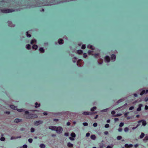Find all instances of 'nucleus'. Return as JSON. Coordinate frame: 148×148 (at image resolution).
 I'll return each mask as SVG.
<instances>
[{
  "label": "nucleus",
  "mask_w": 148,
  "mask_h": 148,
  "mask_svg": "<svg viewBox=\"0 0 148 148\" xmlns=\"http://www.w3.org/2000/svg\"><path fill=\"white\" fill-rule=\"evenodd\" d=\"M25 114H29L28 116L26 117V118L27 119H34L38 117V116L37 114H29V112L28 111H25Z\"/></svg>",
  "instance_id": "nucleus-1"
},
{
  "label": "nucleus",
  "mask_w": 148,
  "mask_h": 148,
  "mask_svg": "<svg viewBox=\"0 0 148 148\" xmlns=\"http://www.w3.org/2000/svg\"><path fill=\"white\" fill-rule=\"evenodd\" d=\"M15 10L9 9H3L0 10V12L4 13H7L14 12Z\"/></svg>",
  "instance_id": "nucleus-2"
},
{
  "label": "nucleus",
  "mask_w": 148,
  "mask_h": 148,
  "mask_svg": "<svg viewBox=\"0 0 148 148\" xmlns=\"http://www.w3.org/2000/svg\"><path fill=\"white\" fill-rule=\"evenodd\" d=\"M63 130V129L61 127H56V128L55 131H56V132L57 133L60 134L62 133Z\"/></svg>",
  "instance_id": "nucleus-3"
},
{
  "label": "nucleus",
  "mask_w": 148,
  "mask_h": 148,
  "mask_svg": "<svg viewBox=\"0 0 148 148\" xmlns=\"http://www.w3.org/2000/svg\"><path fill=\"white\" fill-rule=\"evenodd\" d=\"M43 123V121H42L39 120L37 121L34 123V125L36 126H38L39 125L42 124Z\"/></svg>",
  "instance_id": "nucleus-4"
},
{
  "label": "nucleus",
  "mask_w": 148,
  "mask_h": 148,
  "mask_svg": "<svg viewBox=\"0 0 148 148\" xmlns=\"http://www.w3.org/2000/svg\"><path fill=\"white\" fill-rule=\"evenodd\" d=\"M8 26L11 27H14L15 26V25L13 24L11 21H8Z\"/></svg>",
  "instance_id": "nucleus-5"
},
{
  "label": "nucleus",
  "mask_w": 148,
  "mask_h": 148,
  "mask_svg": "<svg viewBox=\"0 0 148 148\" xmlns=\"http://www.w3.org/2000/svg\"><path fill=\"white\" fill-rule=\"evenodd\" d=\"M105 59L106 62H109L110 60V57L108 56H106L105 57Z\"/></svg>",
  "instance_id": "nucleus-6"
},
{
  "label": "nucleus",
  "mask_w": 148,
  "mask_h": 148,
  "mask_svg": "<svg viewBox=\"0 0 148 148\" xmlns=\"http://www.w3.org/2000/svg\"><path fill=\"white\" fill-rule=\"evenodd\" d=\"M111 58L112 60L113 61H114L116 59V56L114 54L112 55L111 56Z\"/></svg>",
  "instance_id": "nucleus-7"
},
{
  "label": "nucleus",
  "mask_w": 148,
  "mask_h": 148,
  "mask_svg": "<svg viewBox=\"0 0 148 148\" xmlns=\"http://www.w3.org/2000/svg\"><path fill=\"white\" fill-rule=\"evenodd\" d=\"M56 126H50L49 127V129L52 130L56 131Z\"/></svg>",
  "instance_id": "nucleus-8"
},
{
  "label": "nucleus",
  "mask_w": 148,
  "mask_h": 148,
  "mask_svg": "<svg viewBox=\"0 0 148 148\" xmlns=\"http://www.w3.org/2000/svg\"><path fill=\"white\" fill-rule=\"evenodd\" d=\"M83 115H92V113H91V112H84L83 113Z\"/></svg>",
  "instance_id": "nucleus-9"
},
{
  "label": "nucleus",
  "mask_w": 148,
  "mask_h": 148,
  "mask_svg": "<svg viewBox=\"0 0 148 148\" xmlns=\"http://www.w3.org/2000/svg\"><path fill=\"white\" fill-rule=\"evenodd\" d=\"M22 121V119L17 118L14 120V122L16 123H18L21 122Z\"/></svg>",
  "instance_id": "nucleus-10"
},
{
  "label": "nucleus",
  "mask_w": 148,
  "mask_h": 148,
  "mask_svg": "<svg viewBox=\"0 0 148 148\" xmlns=\"http://www.w3.org/2000/svg\"><path fill=\"white\" fill-rule=\"evenodd\" d=\"M143 106L142 104H140L138 105V107L137 109V111H140L141 110V107Z\"/></svg>",
  "instance_id": "nucleus-11"
},
{
  "label": "nucleus",
  "mask_w": 148,
  "mask_h": 148,
  "mask_svg": "<svg viewBox=\"0 0 148 148\" xmlns=\"http://www.w3.org/2000/svg\"><path fill=\"white\" fill-rule=\"evenodd\" d=\"M39 51L41 53H43L45 52V50L43 48L40 47L39 49Z\"/></svg>",
  "instance_id": "nucleus-12"
},
{
  "label": "nucleus",
  "mask_w": 148,
  "mask_h": 148,
  "mask_svg": "<svg viewBox=\"0 0 148 148\" xmlns=\"http://www.w3.org/2000/svg\"><path fill=\"white\" fill-rule=\"evenodd\" d=\"M10 107L11 108L14 110H16V109H17V107L13 105H10Z\"/></svg>",
  "instance_id": "nucleus-13"
},
{
  "label": "nucleus",
  "mask_w": 148,
  "mask_h": 148,
  "mask_svg": "<svg viewBox=\"0 0 148 148\" xmlns=\"http://www.w3.org/2000/svg\"><path fill=\"white\" fill-rule=\"evenodd\" d=\"M96 136L94 134H92L91 135L90 138L91 139L93 140H95L96 139Z\"/></svg>",
  "instance_id": "nucleus-14"
},
{
  "label": "nucleus",
  "mask_w": 148,
  "mask_h": 148,
  "mask_svg": "<svg viewBox=\"0 0 148 148\" xmlns=\"http://www.w3.org/2000/svg\"><path fill=\"white\" fill-rule=\"evenodd\" d=\"M36 40L35 39L32 40L30 42V43L32 45H33L34 43H36Z\"/></svg>",
  "instance_id": "nucleus-15"
},
{
  "label": "nucleus",
  "mask_w": 148,
  "mask_h": 148,
  "mask_svg": "<svg viewBox=\"0 0 148 148\" xmlns=\"http://www.w3.org/2000/svg\"><path fill=\"white\" fill-rule=\"evenodd\" d=\"M63 40L62 39H59L58 40V43L60 45L62 44L63 43Z\"/></svg>",
  "instance_id": "nucleus-16"
},
{
  "label": "nucleus",
  "mask_w": 148,
  "mask_h": 148,
  "mask_svg": "<svg viewBox=\"0 0 148 148\" xmlns=\"http://www.w3.org/2000/svg\"><path fill=\"white\" fill-rule=\"evenodd\" d=\"M67 146L70 147H72L73 146V144L71 143H68L67 144Z\"/></svg>",
  "instance_id": "nucleus-17"
},
{
  "label": "nucleus",
  "mask_w": 148,
  "mask_h": 148,
  "mask_svg": "<svg viewBox=\"0 0 148 148\" xmlns=\"http://www.w3.org/2000/svg\"><path fill=\"white\" fill-rule=\"evenodd\" d=\"M97 109V107L95 106L93 107L92 108L90 109V111L91 112H93Z\"/></svg>",
  "instance_id": "nucleus-18"
},
{
  "label": "nucleus",
  "mask_w": 148,
  "mask_h": 148,
  "mask_svg": "<svg viewBox=\"0 0 148 148\" xmlns=\"http://www.w3.org/2000/svg\"><path fill=\"white\" fill-rule=\"evenodd\" d=\"M143 121H142V125L144 126H145L147 124L145 120H143Z\"/></svg>",
  "instance_id": "nucleus-19"
},
{
  "label": "nucleus",
  "mask_w": 148,
  "mask_h": 148,
  "mask_svg": "<svg viewBox=\"0 0 148 148\" xmlns=\"http://www.w3.org/2000/svg\"><path fill=\"white\" fill-rule=\"evenodd\" d=\"M35 107L36 108H38L40 106V104L39 103L38 104L37 102H36L35 103Z\"/></svg>",
  "instance_id": "nucleus-20"
},
{
  "label": "nucleus",
  "mask_w": 148,
  "mask_h": 148,
  "mask_svg": "<svg viewBox=\"0 0 148 148\" xmlns=\"http://www.w3.org/2000/svg\"><path fill=\"white\" fill-rule=\"evenodd\" d=\"M124 98H122V99H120L119 100L117 101V102L118 103H119L123 101H124Z\"/></svg>",
  "instance_id": "nucleus-21"
},
{
  "label": "nucleus",
  "mask_w": 148,
  "mask_h": 148,
  "mask_svg": "<svg viewBox=\"0 0 148 148\" xmlns=\"http://www.w3.org/2000/svg\"><path fill=\"white\" fill-rule=\"evenodd\" d=\"M38 47V46L36 45H34L32 46V48L33 49H34L35 50H36L37 49V48Z\"/></svg>",
  "instance_id": "nucleus-22"
},
{
  "label": "nucleus",
  "mask_w": 148,
  "mask_h": 148,
  "mask_svg": "<svg viewBox=\"0 0 148 148\" xmlns=\"http://www.w3.org/2000/svg\"><path fill=\"white\" fill-rule=\"evenodd\" d=\"M145 136V134L143 133H142L141 135L140 136V138H143Z\"/></svg>",
  "instance_id": "nucleus-23"
},
{
  "label": "nucleus",
  "mask_w": 148,
  "mask_h": 148,
  "mask_svg": "<svg viewBox=\"0 0 148 148\" xmlns=\"http://www.w3.org/2000/svg\"><path fill=\"white\" fill-rule=\"evenodd\" d=\"M26 48L27 49H30L31 48V46L29 44L27 45H26Z\"/></svg>",
  "instance_id": "nucleus-24"
},
{
  "label": "nucleus",
  "mask_w": 148,
  "mask_h": 148,
  "mask_svg": "<svg viewBox=\"0 0 148 148\" xmlns=\"http://www.w3.org/2000/svg\"><path fill=\"white\" fill-rule=\"evenodd\" d=\"M45 145L43 144H41L40 145V147L41 148H45Z\"/></svg>",
  "instance_id": "nucleus-25"
},
{
  "label": "nucleus",
  "mask_w": 148,
  "mask_h": 148,
  "mask_svg": "<svg viewBox=\"0 0 148 148\" xmlns=\"http://www.w3.org/2000/svg\"><path fill=\"white\" fill-rule=\"evenodd\" d=\"M99 146L100 148H103L104 144L103 143H101L99 144Z\"/></svg>",
  "instance_id": "nucleus-26"
},
{
  "label": "nucleus",
  "mask_w": 148,
  "mask_h": 148,
  "mask_svg": "<svg viewBox=\"0 0 148 148\" xmlns=\"http://www.w3.org/2000/svg\"><path fill=\"white\" fill-rule=\"evenodd\" d=\"M143 94H145V90H142L140 93V95H142Z\"/></svg>",
  "instance_id": "nucleus-27"
},
{
  "label": "nucleus",
  "mask_w": 148,
  "mask_h": 148,
  "mask_svg": "<svg viewBox=\"0 0 148 148\" xmlns=\"http://www.w3.org/2000/svg\"><path fill=\"white\" fill-rule=\"evenodd\" d=\"M77 53L78 54H80L82 53L83 51L81 50H78L77 51Z\"/></svg>",
  "instance_id": "nucleus-28"
},
{
  "label": "nucleus",
  "mask_w": 148,
  "mask_h": 148,
  "mask_svg": "<svg viewBox=\"0 0 148 148\" xmlns=\"http://www.w3.org/2000/svg\"><path fill=\"white\" fill-rule=\"evenodd\" d=\"M16 110H17V111L18 112H22L24 111V110L22 109H17H17H16Z\"/></svg>",
  "instance_id": "nucleus-29"
},
{
  "label": "nucleus",
  "mask_w": 148,
  "mask_h": 148,
  "mask_svg": "<svg viewBox=\"0 0 148 148\" xmlns=\"http://www.w3.org/2000/svg\"><path fill=\"white\" fill-rule=\"evenodd\" d=\"M93 51L89 50L88 51V53L89 55H94L93 54H92V53L93 52Z\"/></svg>",
  "instance_id": "nucleus-30"
},
{
  "label": "nucleus",
  "mask_w": 148,
  "mask_h": 148,
  "mask_svg": "<svg viewBox=\"0 0 148 148\" xmlns=\"http://www.w3.org/2000/svg\"><path fill=\"white\" fill-rule=\"evenodd\" d=\"M71 135L73 138H74L76 136L75 134L73 132L71 134Z\"/></svg>",
  "instance_id": "nucleus-31"
},
{
  "label": "nucleus",
  "mask_w": 148,
  "mask_h": 148,
  "mask_svg": "<svg viewBox=\"0 0 148 148\" xmlns=\"http://www.w3.org/2000/svg\"><path fill=\"white\" fill-rule=\"evenodd\" d=\"M103 62V60L101 59H100L98 61V63L99 64H101Z\"/></svg>",
  "instance_id": "nucleus-32"
},
{
  "label": "nucleus",
  "mask_w": 148,
  "mask_h": 148,
  "mask_svg": "<svg viewBox=\"0 0 148 148\" xmlns=\"http://www.w3.org/2000/svg\"><path fill=\"white\" fill-rule=\"evenodd\" d=\"M109 109V108H106V109H104V110H101V112H107L108 110Z\"/></svg>",
  "instance_id": "nucleus-33"
},
{
  "label": "nucleus",
  "mask_w": 148,
  "mask_h": 148,
  "mask_svg": "<svg viewBox=\"0 0 148 148\" xmlns=\"http://www.w3.org/2000/svg\"><path fill=\"white\" fill-rule=\"evenodd\" d=\"M29 32L27 31L26 32V36L28 37H31V35L30 34H29Z\"/></svg>",
  "instance_id": "nucleus-34"
},
{
  "label": "nucleus",
  "mask_w": 148,
  "mask_h": 148,
  "mask_svg": "<svg viewBox=\"0 0 148 148\" xmlns=\"http://www.w3.org/2000/svg\"><path fill=\"white\" fill-rule=\"evenodd\" d=\"M129 130V129L127 127H125L124 129V131L125 132H127Z\"/></svg>",
  "instance_id": "nucleus-35"
},
{
  "label": "nucleus",
  "mask_w": 148,
  "mask_h": 148,
  "mask_svg": "<svg viewBox=\"0 0 148 148\" xmlns=\"http://www.w3.org/2000/svg\"><path fill=\"white\" fill-rule=\"evenodd\" d=\"M122 137L121 136H118L117 137V139L118 140H120L122 139Z\"/></svg>",
  "instance_id": "nucleus-36"
},
{
  "label": "nucleus",
  "mask_w": 148,
  "mask_h": 148,
  "mask_svg": "<svg viewBox=\"0 0 148 148\" xmlns=\"http://www.w3.org/2000/svg\"><path fill=\"white\" fill-rule=\"evenodd\" d=\"M143 140H148V136H146Z\"/></svg>",
  "instance_id": "nucleus-37"
},
{
  "label": "nucleus",
  "mask_w": 148,
  "mask_h": 148,
  "mask_svg": "<svg viewBox=\"0 0 148 148\" xmlns=\"http://www.w3.org/2000/svg\"><path fill=\"white\" fill-rule=\"evenodd\" d=\"M28 141L29 143H31L32 142L33 139L32 138H29L28 140Z\"/></svg>",
  "instance_id": "nucleus-38"
},
{
  "label": "nucleus",
  "mask_w": 148,
  "mask_h": 148,
  "mask_svg": "<svg viewBox=\"0 0 148 148\" xmlns=\"http://www.w3.org/2000/svg\"><path fill=\"white\" fill-rule=\"evenodd\" d=\"M35 130L34 129L33 127H32L31 128L30 131L31 132H34Z\"/></svg>",
  "instance_id": "nucleus-39"
},
{
  "label": "nucleus",
  "mask_w": 148,
  "mask_h": 148,
  "mask_svg": "<svg viewBox=\"0 0 148 148\" xmlns=\"http://www.w3.org/2000/svg\"><path fill=\"white\" fill-rule=\"evenodd\" d=\"M127 103H125L124 104V106H121V107H119V108H118L117 109H119L121 108H122L124 107V106H127Z\"/></svg>",
  "instance_id": "nucleus-40"
},
{
  "label": "nucleus",
  "mask_w": 148,
  "mask_h": 148,
  "mask_svg": "<svg viewBox=\"0 0 148 148\" xmlns=\"http://www.w3.org/2000/svg\"><path fill=\"white\" fill-rule=\"evenodd\" d=\"M109 127V125L108 124H106L105 125V127L106 128H108Z\"/></svg>",
  "instance_id": "nucleus-41"
},
{
  "label": "nucleus",
  "mask_w": 148,
  "mask_h": 148,
  "mask_svg": "<svg viewBox=\"0 0 148 148\" xmlns=\"http://www.w3.org/2000/svg\"><path fill=\"white\" fill-rule=\"evenodd\" d=\"M0 140L1 141H4L5 140V138L4 137H1L0 138Z\"/></svg>",
  "instance_id": "nucleus-42"
},
{
  "label": "nucleus",
  "mask_w": 148,
  "mask_h": 148,
  "mask_svg": "<svg viewBox=\"0 0 148 148\" xmlns=\"http://www.w3.org/2000/svg\"><path fill=\"white\" fill-rule=\"evenodd\" d=\"M83 124L84 126H87L88 125V123L86 122L83 123Z\"/></svg>",
  "instance_id": "nucleus-43"
},
{
  "label": "nucleus",
  "mask_w": 148,
  "mask_h": 148,
  "mask_svg": "<svg viewBox=\"0 0 148 148\" xmlns=\"http://www.w3.org/2000/svg\"><path fill=\"white\" fill-rule=\"evenodd\" d=\"M17 139V138L16 137L12 136L10 138L11 140L16 139Z\"/></svg>",
  "instance_id": "nucleus-44"
},
{
  "label": "nucleus",
  "mask_w": 148,
  "mask_h": 148,
  "mask_svg": "<svg viewBox=\"0 0 148 148\" xmlns=\"http://www.w3.org/2000/svg\"><path fill=\"white\" fill-rule=\"evenodd\" d=\"M93 125L94 127H96L97 125V124L96 123H94Z\"/></svg>",
  "instance_id": "nucleus-45"
},
{
  "label": "nucleus",
  "mask_w": 148,
  "mask_h": 148,
  "mask_svg": "<svg viewBox=\"0 0 148 148\" xmlns=\"http://www.w3.org/2000/svg\"><path fill=\"white\" fill-rule=\"evenodd\" d=\"M124 125V123H121L119 124V126L120 127H122Z\"/></svg>",
  "instance_id": "nucleus-46"
},
{
  "label": "nucleus",
  "mask_w": 148,
  "mask_h": 148,
  "mask_svg": "<svg viewBox=\"0 0 148 148\" xmlns=\"http://www.w3.org/2000/svg\"><path fill=\"white\" fill-rule=\"evenodd\" d=\"M23 148H27V146L26 145H24L23 146Z\"/></svg>",
  "instance_id": "nucleus-47"
},
{
  "label": "nucleus",
  "mask_w": 148,
  "mask_h": 148,
  "mask_svg": "<svg viewBox=\"0 0 148 148\" xmlns=\"http://www.w3.org/2000/svg\"><path fill=\"white\" fill-rule=\"evenodd\" d=\"M25 128H23V127L21 128V129H20V130L21 131H25Z\"/></svg>",
  "instance_id": "nucleus-48"
},
{
  "label": "nucleus",
  "mask_w": 148,
  "mask_h": 148,
  "mask_svg": "<svg viewBox=\"0 0 148 148\" xmlns=\"http://www.w3.org/2000/svg\"><path fill=\"white\" fill-rule=\"evenodd\" d=\"M82 61V60L81 59H79V60H78L77 62V66H78V63L81 62Z\"/></svg>",
  "instance_id": "nucleus-49"
},
{
  "label": "nucleus",
  "mask_w": 148,
  "mask_h": 148,
  "mask_svg": "<svg viewBox=\"0 0 148 148\" xmlns=\"http://www.w3.org/2000/svg\"><path fill=\"white\" fill-rule=\"evenodd\" d=\"M86 48V46L84 45H82V49H84Z\"/></svg>",
  "instance_id": "nucleus-50"
},
{
  "label": "nucleus",
  "mask_w": 148,
  "mask_h": 148,
  "mask_svg": "<svg viewBox=\"0 0 148 148\" xmlns=\"http://www.w3.org/2000/svg\"><path fill=\"white\" fill-rule=\"evenodd\" d=\"M83 57L84 58H86V57L87 56V55L86 53H84L83 54Z\"/></svg>",
  "instance_id": "nucleus-51"
},
{
  "label": "nucleus",
  "mask_w": 148,
  "mask_h": 148,
  "mask_svg": "<svg viewBox=\"0 0 148 148\" xmlns=\"http://www.w3.org/2000/svg\"><path fill=\"white\" fill-rule=\"evenodd\" d=\"M90 135V133L89 132L87 133L86 134V136L87 137L89 136Z\"/></svg>",
  "instance_id": "nucleus-52"
},
{
  "label": "nucleus",
  "mask_w": 148,
  "mask_h": 148,
  "mask_svg": "<svg viewBox=\"0 0 148 148\" xmlns=\"http://www.w3.org/2000/svg\"><path fill=\"white\" fill-rule=\"evenodd\" d=\"M139 125H137L136 127H132V129L133 130L135 129L136 128H137L138 127V126H139Z\"/></svg>",
  "instance_id": "nucleus-53"
},
{
  "label": "nucleus",
  "mask_w": 148,
  "mask_h": 148,
  "mask_svg": "<svg viewBox=\"0 0 148 148\" xmlns=\"http://www.w3.org/2000/svg\"><path fill=\"white\" fill-rule=\"evenodd\" d=\"M134 109V107L133 106H131L129 108V110H131L133 109Z\"/></svg>",
  "instance_id": "nucleus-54"
},
{
  "label": "nucleus",
  "mask_w": 148,
  "mask_h": 148,
  "mask_svg": "<svg viewBox=\"0 0 148 148\" xmlns=\"http://www.w3.org/2000/svg\"><path fill=\"white\" fill-rule=\"evenodd\" d=\"M118 130L119 132H121L122 130V129L121 128H119Z\"/></svg>",
  "instance_id": "nucleus-55"
},
{
  "label": "nucleus",
  "mask_w": 148,
  "mask_h": 148,
  "mask_svg": "<svg viewBox=\"0 0 148 148\" xmlns=\"http://www.w3.org/2000/svg\"><path fill=\"white\" fill-rule=\"evenodd\" d=\"M4 113L8 114H9L10 113V112L9 111H6Z\"/></svg>",
  "instance_id": "nucleus-56"
},
{
  "label": "nucleus",
  "mask_w": 148,
  "mask_h": 148,
  "mask_svg": "<svg viewBox=\"0 0 148 148\" xmlns=\"http://www.w3.org/2000/svg\"><path fill=\"white\" fill-rule=\"evenodd\" d=\"M64 135L66 136H69V133H65L64 134Z\"/></svg>",
  "instance_id": "nucleus-57"
},
{
  "label": "nucleus",
  "mask_w": 148,
  "mask_h": 148,
  "mask_svg": "<svg viewBox=\"0 0 148 148\" xmlns=\"http://www.w3.org/2000/svg\"><path fill=\"white\" fill-rule=\"evenodd\" d=\"M121 115H122V114H118L115 115L114 116H121Z\"/></svg>",
  "instance_id": "nucleus-58"
},
{
  "label": "nucleus",
  "mask_w": 148,
  "mask_h": 148,
  "mask_svg": "<svg viewBox=\"0 0 148 148\" xmlns=\"http://www.w3.org/2000/svg\"><path fill=\"white\" fill-rule=\"evenodd\" d=\"M69 139L71 140H73L75 139L74 138H72L71 137H69Z\"/></svg>",
  "instance_id": "nucleus-59"
},
{
  "label": "nucleus",
  "mask_w": 148,
  "mask_h": 148,
  "mask_svg": "<svg viewBox=\"0 0 148 148\" xmlns=\"http://www.w3.org/2000/svg\"><path fill=\"white\" fill-rule=\"evenodd\" d=\"M115 112L114 111H112L111 112V114L113 115L115 114Z\"/></svg>",
  "instance_id": "nucleus-60"
},
{
  "label": "nucleus",
  "mask_w": 148,
  "mask_h": 148,
  "mask_svg": "<svg viewBox=\"0 0 148 148\" xmlns=\"http://www.w3.org/2000/svg\"><path fill=\"white\" fill-rule=\"evenodd\" d=\"M125 147H129V145L127 144H126L125 145Z\"/></svg>",
  "instance_id": "nucleus-61"
},
{
  "label": "nucleus",
  "mask_w": 148,
  "mask_h": 148,
  "mask_svg": "<svg viewBox=\"0 0 148 148\" xmlns=\"http://www.w3.org/2000/svg\"><path fill=\"white\" fill-rule=\"evenodd\" d=\"M145 101L146 102L147 101H148V97H145Z\"/></svg>",
  "instance_id": "nucleus-62"
},
{
  "label": "nucleus",
  "mask_w": 148,
  "mask_h": 148,
  "mask_svg": "<svg viewBox=\"0 0 148 148\" xmlns=\"http://www.w3.org/2000/svg\"><path fill=\"white\" fill-rule=\"evenodd\" d=\"M145 110H147L148 109V106L147 105H145Z\"/></svg>",
  "instance_id": "nucleus-63"
},
{
  "label": "nucleus",
  "mask_w": 148,
  "mask_h": 148,
  "mask_svg": "<svg viewBox=\"0 0 148 148\" xmlns=\"http://www.w3.org/2000/svg\"><path fill=\"white\" fill-rule=\"evenodd\" d=\"M108 133V131H105L104 132V134L106 135H107Z\"/></svg>",
  "instance_id": "nucleus-64"
}]
</instances>
